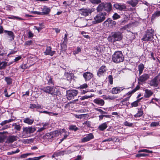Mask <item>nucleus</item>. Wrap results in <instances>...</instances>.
<instances>
[{
	"instance_id": "40",
	"label": "nucleus",
	"mask_w": 160,
	"mask_h": 160,
	"mask_svg": "<svg viewBox=\"0 0 160 160\" xmlns=\"http://www.w3.org/2000/svg\"><path fill=\"white\" fill-rule=\"evenodd\" d=\"M89 1L93 4H98L101 2V0H88Z\"/></svg>"
},
{
	"instance_id": "13",
	"label": "nucleus",
	"mask_w": 160,
	"mask_h": 160,
	"mask_svg": "<svg viewBox=\"0 0 160 160\" xmlns=\"http://www.w3.org/2000/svg\"><path fill=\"white\" fill-rule=\"evenodd\" d=\"M107 70V68L106 66L102 65L99 69L97 72V75L99 77L103 76Z\"/></svg>"
},
{
	"instance_id": "35",
	"label": "nucleus",
	"mask_w": 160,
	"mask_h": 160,
	"mask_svg": "<svg viewBox=\"0 0 160 160\" xmlns=\"http://www.w3.org/2000/svg\"><path fill=\"white\" fill-rule=\"evenodd\" d=\"M4 133L0 132V142L2 143L4 142L5 139L6 138V135H4L3 133Z\"/></svg>"
},
{
	"instance_id": "6",
	"label": "nucleus",
	"mask_w": 160,
	"mask_h": 160,
	"mask_svg": "<svg viewBox=\"0 0 160 160\" xmlns=\"http://www.w3.org/2000/svg\"><path fill=\"white\" fill-rule=\"evenodd\" d=\"M78 11L82 16L86 17L91 15V13L94 11V9L89 8H82L79 9Z\"/></svg>"
},
{
	"instance_id": "16",
	"label": "nucleus",
	"mask_w": 160,
	"mask_h": 160,
	"mask_svg": "<svg viewBox=\"0 0 160 160\" xmlns=\"http://www.w3.org/2000/svg\"><path fill=\"white\" fill-rule=\"evenodd\" d=\"M52 48L50 46L47 47L45 51L44 52L45 55H49L51 56H52L55 53V51H52L51 50Z\"/></svg>"
},
{
	"instance_id": "43",
	"label": "nucleus",
	"mask_w": 160,
	"mask_h": 160,
	"mask_svg": "<svg viewBox=\"0 0 160 160\" xmlns=\"http://www.w3.org/2000/svg\"><path fill=\"white\" fill-rule=\"evenodd\" d=\"M93 96V95H92V94H91L89 95H85L83 96H82L80 99L82 100H83L85 99L92 98Z\"/></svg>"
},
{
	"instance_id": "32",
	"label": "nucleus",
	"mask_w": 160,
	"mask_h": 160,
	"mask_svg": "<svg viewBox=\"0 0 160 160\" xmlns=\"http://www.w3.org/2000/svg\"><path fill=\"white\" fill-rule=\"evenodd\" d=\"M143 113V112L142 108L138 109V113L134 115V117L136 118L140 117L142 116Z\"/></svg>"
},
{
	"instance_id": "51",
	"label": "nucleus",
	"mask_w": 160,
	"mask_h": 160,
	"mask_svg": "<svg viewBox=\"0 0 160 160\" xmlns=\"http://www.w3.org/2000/svg\"><path fill=\"white\" fill-rule=\"evenodd\" d=\"M160 16V11L156 12L152 15V17L155 18L156 17H158Z\"/></svg>"
},
{
	"instance_id": "39",
	"label": "nucleus",
	"mask_w": 160,
	"mask_h": 160,
	"mask_svg": "<svg viewBox=\"0 0 160 160\" xmlns=\"http://www.w3.org/2000/svg\"><path fill=\"white\" fill-rule=\"evenodd\" d=\"M44 155H42L38 157H36L32 158H29L26 159V160H39L42 158L44 157Z\"/></svg>"
},
{
	"instance_id": "42",
	"label": "nucleus",
	"mask_w": 160,
	"mask_h": 160,
	"mask_svg": "<svg viewBox=\"0 0 160 160\" xmlns=\"http://www.w3.org/2000/svg\"><path fill=\"white\" fill-rule=\"evenodd\" d=\"M69 129L71 130H73L76 131L78 129V128L76 127V125H71L69 126Z\"/></svg>"
},
{
	"instance_id": "18",
	"label": "nucleus",
	"mask_w": 160,
	"mask_h": 160,
	"mask_svg": "<svg viewBox=\"0 0 160 160\" xmlns=\"http://www.w3.org/2000/svg\"><path fill=\"white\" fill-rule=\"evenodd\" d=\"M58 133V131H54L48 133L46 134V138L48 139H52L54 137L56 136V134Z\"/></svg>"
},
{
	"instance_id": "22",
	"label": "nucleus",
	"mask_w": 160,
	"mask_h": 160,
	"mask_svg": "<svg viewBox=\"0 0 160 160\" xmlns=\"http://www.w3.org/2000/svg\"><path fill=\"white\" fill-rule=\"evenodd\" d=\"M139 0H130L127 1L126 3L130 5L132 7H135L138 4Z\"/></svg>"
},
{
	"instance_id": "36",
	"label": "nucleus",
	"mask_w": 160,
	"mask_h": 160,
	"mask_svg": "<svg viewBox=\"0 0 160 160\" xmlns=\"http://www.w3.org/2000/svg\"><path fill=\"white\" fill-rule=\"evenodd\" d=\"M5 80L7 82L8 85H10L12 83V79L10 77H6L5 78Z\"/></svg>"
},
{
	"instance_id": "60",
	"label": "nucleus",
	"mask_w": 160,
	"mask_h": 160,
	"mask_svg": "<svg viewBox=\"0 0 160 160\" xmlns=\"http://www.w3.org/2000/svg\"><path fill=\"white\" fill-rule=\"evenodd\" d=\"M4 93H5V96L6 97H10L11 95L13 93H12L10 95H8L7 92V89L6 88H5L4 89Z\"/></svg>"
},
{
	"instance_id": "7",
	"label": "nucleus",
	"mask_w": 160,
	"mask_h": 160,
	"mask_svg": "<svg viewBox=\"0 0 160 160\" xmlns=\"http://www.w3.org/2000/svg\"><path fill=\"white\" fill-rule=\"evenodd\" d=\"M36 130L34 128L32 127H28L24 128L23 130V137L28 136L29 135L34 132Z\"/></svg>"
},
{
	"instance_id": "49",
	"label": "nucleus",
	"mask_w": 160,
	"mask_h": 160,
	"mask_svg": "<svg viewBox=\"0 0 160 160\" xmlns=\"http://www.w3.org/2000/svg\"><path fill=\"white\" fill-rule=\"evenodd\" d=\"M148 156V154L145 153H138L136 155V157L140 158L141 157H145Z\"/></svg>"
},
{
	"instance_id": "31",
	"label": "nucleus",
	"mask_w": 160,
	"mask_h": 160,
	"mask_svg": "<svg viewBox=\"0 0 160 160\" xmlns=\"http://www.w3.org/2000/svg\"><path fill=\"white\" fill-rule=\"evenodd\" d=\"M152 94L153 92L151 90L146 89L144 96L146 98H148L152 96Z\"/></svg>"
},
{
	"instance_id": "30",
	"label": "nucleus",
	"mask_w": 160,
	"mask_h": 160,
	"mask_svg": "<svg viewBox=\"0 0 160 160\" xmlns=\"http://www.w3.org/2000/svg\"><path fill=\"white\" fill-rule=\"evenodd\" d=\"M8 63L6 62H0V69H4L7 66L9 65Z\"/></svg>"
},
{
	"instance_id": "25",
	"label": "nucleus",
	"mask_w": 160,
	"mask_h": 160,
	"mask_svg": "<svg viewBox=\"0 0 160 160\" xmlns=\"http://www.w3.org/2000/svg\"><path fill=\"white\" fill-rule=\"evenodd\" d=\"M23 122L28 125H32L34 121V119H31L29 118H26L23 119Z\"/></svg>"
},
{
	"instance_id": "4",
	"label": "nucleus",
	"mask_w": 160,
	"mask_h": 160,
	"mask_svg": "<svg viewBox=\"0 0 160 160\" xmlns=\"http://www.w3.org/2000/svg\"><path fill=\"white\" fill-rule=\"evenodd\" d=\"M107 13L105 12H99L94 18V21H92L93 24H95L101 23L105 19Z\"/></svg>"
},
{
	"instance_id": "48",
	"label": "nucleus",
	"mask_w": 160,
	"mask_h": 160,
	"mask_svg": "<svg viewBox=\"0 0 160 160\" xmlns=\"http://www.w3.org/2000/svg\"><path fill=\"white\" fill-rule=\"evenodd\" d=\"M120 18V16L117 13H115L112 16V18L113 20H116Z\"/></svg>"
},
{
	"instance_id": "12",
	"label": "nucleus",
	"mask_w": 160,
	"mask_h": 160,
	"mask_svg": "<svg viewBox=\"0 0 160 160\" xmlns=\"http://www.w3.org/2000/svg\"><path fill=\"white\" fill-rule=\"evenodd\" d=\"M113 7L116 9L121 11H126L127 8L125 5L124 3H116L113 5Z\"/></svg>"
},
{
	"instance_id": "58",
	"label": "nucleus",
	"mask_w": 160,
	"mask_h": 160,
	"mask_svg": "<svg viewBox=\"0 0 160 160\" xmlns=\"http://www.w3.org/2000/svg\"><path fill=\"white\" fill-rule=\"evenodd\" d=\"M130 97H127L126 98L123 99L122 101H121L120 103L122 104H125V102L128 100L129 99Z\"/></svg>"
},
{
	"instance_id": "1",
	"label": "nucleus",
	"mask_w": 160,
	"mask_h": 160,
	"mask_svg": "<svg viewBox=\"0 0 160 160\" xmlns=\"http://www.w3.org/2000/svg\"><path fill=\"white\" fill-rule=\"evenodd\" d=\"M122 35L120 32H112L108 38V41L111 42H114L117 41H120L122 39Z\"/></svg>"
},
{
	"instance_id": "62",
	"label": "nucleus",
	"mask_w": 160,
	"mask_h": 160,
	"mask_svg": "<svg viewBox=\"0 0 160 160\" xmlns=\"http://www.w3.org/2000/svg\"><path fill=\"white\" fill-rule=\"evenodd\" d=\"M32 41L31 40L26 41L25 43V45L29 46L32 44Z\"/></svg>"
},
{
	"instance_id": "61",
	"label": "nucleus",
	"mask_w": 160,
	"mask_h": 160,
	"mask_svg": "<svg viewBox=\"0 0 160 160\" xmlns=\"http://www.w3.org/2000/svg\"><path fill=\"white\" fill-rule=\"evenodd\" d=\"M40 113H46L48 114L49 115H52V114H53L54 113L53 112H48L46 111H40L39 112Z\"/></svg>"
},
{
	"instance_id": "29",
	"label": "nucleus",
	"mask_w": 160,
	"mask_h": 160,
	"mask_svg": "<svg viewBox=\"0 0 160 160\" xmlns=\"http://www.w3.org/2000/svg\"><path fill=\"white\" fill-rule=\"evenodd\" d=\"M99 4V5L96 8V10L98 12H100L103 9L104 10V3L102 2Z\"/></svg>"
},
{
	"instance_id": "21",
	"label": "nucleus",
	"mask_w": 160,
	"mask_h": 160,
	"mask_svg": "<svg viewBox=\"0 0 160 160\" xmlns=\"http://www.w3.org/2000/svg\"><path fill=\"white\" fill-rule=\"evenodd\" d=\"M124 88L123 87H117L113 88L112 90V93L113 94H116L122 91Z\"/></svg>"
},
{
	"instance_id": "37",
	"label": "nucleus",
	"mask_w": 160,
	"mask_h": 160,
	"mask_svg": "<svg viewBox=\"0 0 160 160\" xmlns=\"http://www.w3.org/2000/svg\"><path fill=\"white\" fill-rule=\"evenodd\" d=\"M7 55L6 51L4 49L0 47V56L2 57H4Z\"/></svg>"
},
{
	"instance_id": "11",
	"label": "nucleus",
	"mask_w": 160,
	"mask_h": 160,
	"mask_svg": "<svg viewBox=\"0 0 160 160\" xmlns=\"http://www.w3.org/2000/svg\"><path fill=\"white\" fill-rule=\"evenodd\" d=\"M45 82L48 85L50 86H54L55 81L52 76L48 75L45 78Z\"/></svg>"
},
{
	"instance_id": "10",
	"label": "nucleus",
	"mask_w": 160,
	"mask_h": 160,
	"mask_svg": "<svg viewBox=\"0 0 160 160\" xmlns=\"http://www.w3.org/2000/svg\"><path fill=\"white\" fill-rule=\"evenodd\" d=\"M159 75L156 76L154 78L149 81V85L152 86L154 87H157L159 85Z\"/></svg>"
},
{
	"instance_id": "19",
	"label": "nucleus",
	"mask_w": 160,
	"mask_h": 160,
	"mask_svg": "<svg viewBox=\"0 0 160 160\" xmlns=\"http://www.w3.org/2000/svg\"><path fill=\"white\" fill-rule=\"evenodd\" d=\"M112 5L110 2L104 3V10L108 12H110L112 9Z\"/></svg>"
},
{
	"instance_id": "3",
	"label": "nucleus",
	"mask_w": 160,
	"mask_h": 160,
	"mask_svg": "<svg viewBox=\"0 0 160 160\" xmlns=\"http://www.w3.org/2000/svg\"><path fill=\"white\" fill-rule=\"evenodd\" d=\"M124 58L122 52L117 51H116L112 55V60L114 62L117 63L122 62Z\"/></svg>"
},
{
	"instance_id": "41",
	"label": "nucleus",
	"mask_w": 160,
	"mask_h": 160,
	"mask_svg": "<svg viewBox=\"0 0 160 160\" xmlns=\"http://www.w3.org/2000/svg\"><path fill=\"white\" fill-rule=\"evenodd\" d=\"M8 18L12 19H16L17 20H24V19L21 18L19 17L14 16H12L11 17H8Z\"/></svg>"
},
{
	"instance_id": "56",
	"label": "nucleus",
	"mask_w": 160,
	"mask_h": 160,
	"mask_svg": "<svg viewBox=\"0 0 160 160\" xmlns=\"http://www.w3.org/2000/svg\"><path fill=\"white\" fill-rule=\"evenodd\" d=\"M159 124V122H152L150 125L152 127H155L158 125Z\"/></svg>"
},
{
	"instance_id": "50",
	"label": "nucleus",
	"mask_w": 160,
	"mask_h": 160,
	"mask_svg": "<svg viewBox=\"0 0 160 160\" xmlns=\"http://www.w3.org/2000/svg\"><path fill=\"white\" fill-rule=\"evenodd\" d=\"M20 152V150L18 148H17L15 151H12L11 152H8L7 153V155H9L13 154L19 152Z\"/></svg>"
},
{
	"instance_id": "64",
	"label": "nucleus",
	"mask_w": 160,
	"mask_h": 160,
	"mask_svg": "<svg viewBox=\"0 0 160 160\" xmlns=\"http://www.w3.org/2000/svg\"><path fill=\"white\" fill-rule=\"evenodd\" d=\"M83 124H86L88 127H90L91 122L89 121H87L83 123Z\"/></svg>"
},
{
	"instance_id": "17",
	"label": "nucleus",
	"mask_w": 160,
	"mask_h": 160,
	"mask_svg": "<svg viewBox=\"0 0 160 160\" xmlns=\"http://www.w3.org/2000/svg\"><path fill=\"white\" fill-rule=\"evenodd\" d=\"M94 138V136L92 133L88 134L86 137L82 138L81 141L82 142H88Z\"/></svg>"
},
{
	"instance_id": "8",
	"label": "nucleus",
	"mask_w": 160,
	"mask_h": 160,
	"mask_svg": "<svg viewBox=\"0 0 160 160\" xmlns=\"http://www.w3.org/2000/svg\"><path fill=\"white\" fill-rule=\"evenodd\" d=\"M149 77L150 75L147 73H144L141 76L140 75L138 78V83L142 85L145 83L146 81L149 78Z\"/></svg>"
},
{
	"instance_id": "55",
	"label": "nucleus",
	"mask_w": 160,
	"mask_h": 160,
	"mask_svg": "<svg viewBox=\"0 0 160 160\" xmlns=\"http://www.w3.org/2000/svg\"><path fill=\"white\" fill-rule=\"evenodd\" d=\"M139 152H146L151 153L152 152V151H150L146 149H143L139 151Z\"/></svg>"
},
{
	"instance_id": "45",
	"label": "nucleus",
	"mask_w": 160,
	"mask_h": 160,
	"mask_svg": "<svg viewBox=\"0 0 160 160\" xmlns=\"http://www.w3.org/2000/svg\"><path fill=\"white\" fill-rule=\"evenodd\" d=\"M109 22L110 23V27L114 26L116 24V22L115 21L112 20L111 18H109Z\"/></svg>"
},
{
	"instance_id": "34",
	"label": "nucleus",
	"mask_w": 160,
	"mask_h": 160,
	"mask_svg": "<svg viewBox=\"0 0 160 160\" xmlns=\"http://www.w3.org/2000/svg\"><path fill=\"white\" fill-rule=\"evenodd\" d=\"M73 75L72 73H67L65 74L64 77L67 80L69 81L72 78Z\"/></svg>"
},
{
	"instance_id": "23",
	"label": "nucleus",
	"mask_w": 160,
	"mask_h": 160,
	"mask_svg": "<svg viewBox=\"0 0 160 160\" xmlns=\"http://www.w3.org/2000/svg\"><path fill=\"white\" fill-rule=\"evenodd\" d=\"M94 103L99 105L100 106H103L104 104V101L101 99L96 98L93 100Z\"/></svg>"
},
{
	"instance_id": "15",
	"label": "nucleus",
	"mask_w": 160,
	"mask_h": 160,
	"mask_svg": "<svg viewBox=\"0 0 160 160\" xmlns=\"http://www.w3.org/2000/svg\"><path fill=\"white\" fill-rule=\"evenodd\" d=\"M83 76L86 82L89 81L93 76V74L91 72H84L83 74Z\"/></svg>"
},
{
	"instance_id": "2",
	"label": "nucleus",
	"mask_w": 160,
	"mask_h": 160,
	"mask_svg": "<svg viewBox=\"0 0 160 160\" xmlns=\"http://www.w3.org/2000/svg\"><path fill=\"white\" fill-rule=\"evenodd\" d=\"M44 92L51 94L52 96H58L60 94V91L53 86H47L42 89Z\"/></svg>"
},
{
	"instance_id": "63",
	"label": "nucleus",
	"mask_w": 160,
	"mask_h": 160,
	"mask_svg": "<svg viewBox=\"0 0 160 160\" xmlns=\"http://www.w3.org/2000/svg\"><path fill=\"white\" fill-rule=\"evenodd\" d=\"M68 34H65L64 36V37L63 38L64 41H63V43H67L68 41Z\"/></svg>"
},
{
	"instance_id": "20",
	"label": "nucleus",
	"mask_w": 160,
	"mask_h": 160,
	"mask_svg": "<svg viewBox=\"0 0 160 160\" xmlns=\"http://www.w3.org/2000/svg\"><path fill=\"white\" fill-rule=\"evenodd\" d=\"M18 138V137L16 136H9L7 139L6 142L8 143H12L17 140Z\"/></svg>"
},
{
	"instance_id": "33",
	"label": "nucleus",
	"mask_w": 160,
	"mask_h": 160,
	"mask_svg": "<svg viewBox=\"0 0 160 160\" xmlns=\"http://www.w3.org/2000/svg\"><path fill=\"white\" fill-rule=\"evenodd\" d=\"M29 108L31 109L36 108L37 109H39L41 108V106L38 104H30Z\"/></svg>"
},
{
	"instance_id": "52",
	"label": "nucleus",
	"mask_w": 160,
	"mask_h": 160,
	"mask_svg": "<svg viewBox=\"0 0 160 160\" xmlns=\"http://www.w3.org/2000/svg\"><path fill=\"white\" fill-rule=\"evenodd\" d=\"M124 125L126 126H128L129 127H132V126L133 125V123H130L129 122H128L127 121H125L124 122Z\"/></svg>"
},
{
	"instance_id": "14",
	"label": "nucleus",
	"mask_w": 160,
	"mask_h": 160,
	"mask_svg": "<svg viewBox=\"0 0 160 160\" xmlns=\"http://www.w3.org/2000/svg\"><path fill=\"white\" fill-rule=\"evenodd\" d=\"M4 32L5 36H7L9 38L10 41L13 40L15 38V35L14 33L11 31L4 30Z\"/></svg>"
},
{
	"instance_id": "53",
	"label": "nucleus",
	"mask_w": 160,
	"mask_h": 160,
	"mask_svg": "<svg viewBox=\"0 0 160 160\" xmlns=\"http://www.w3.org/2000/svg\"><path fill=\"white\" fill-rule=\"evenodd\" d=\"M88 85L86 83H84L81 85L78 88L80 89L86 88L88 87Z\"/></svg>"
},
{
	"instance_id": "5",
	"label": "nucleus",
	"mask_w": 160,
	"mask_h": 160,
	"mask_svg": "<svg viewBox=\"0 0 160 160\" xmlns=\"http://www.w3.org/2000/svg\"><path fill=\"white\" fill-rule=\"evenodd\" d=\"M154 31L151 29L150 30H147L146 34L143 36L142 40L143 41L153 42V34Z\"/></svg>"
},
{
	"instance_id": "9",
	"label": "nucleus",
	"mask_w": 160,
	"mask_h": 160,
	"mask_svg": "<svg viewBox=\"0 0 160 160\" xmlns=\"http://www.w3.org/2000/svg\"><path fill=\"white\" fill-rule=\"evenodd\" d=\"M78 94V91L75 90H71L67 91V96L68 100L73 99Z\"/></svg>"
},
{
	"instance_id": "28",
	"label": "nucleus",
	"mask_w": 160,
	"mask_h": 160,
	"mask_svg": "<svg viewBox=\"0 0 160 160\" xmlns=\"http://www.w3.org/2000/svg\"><path fill=\"white\" fill-rule=\"evenodd\" d=\"M108 127L107 122H104L100 125L98 127V128L101 131H103L105 130Z\"/></svg>"
},
{
	"instance_id": "27",
	"label": "nucleus",
	"mask_w": 160,
	"mask_h": 160,
	"mask_svg": "<svg viewBox=\"0 0 160 160\" xmlns=\"http://www.w3.org/2000/svg\"><path fill=\"white\" fill-rule=\"evenodd\" d=\"M68 153V152L67 151H58L54 152V155H56V157H58L63 155L65 154H67Z\"/></svg>"
},
{
	"instance_id": "46",
	"label": "nucleus",
	"mask_w": 160,
	"mask_h": 160,
	"mask_svg": "<svg viewBox=\"0 0 160 160\" xmlns=\"http://www.w3.org/2000/svg\"><path fill=\"white\" fill-rule=\"evenodd\" d=\"M34 139L31 138L30 139H27L23 140V142L24 143H29L31 142H33Z\"/></svg>"
},
{
	"instance_id": "54",
	"label": "nucleus",
	"mask_w": 160,
	"mask_h": 160,
	"mask_svg": "<svg viewBox=\"0 0 160 160\" xmlns=\"http://www.w3.org/2000/svg\"><path fill=\"white\" fill-rule=\"evenodd\" d=\"M103 24L104 26L110 27V23L109 22V18L103 22Z\"/></svg>"
},
{
	"instance_id": "24",
	"label": "nucleus",
	"mask_w": 160,
	"mask_h": 160,
	"mask_svg": "<svg viewBox=\"0 0 160 160\" xmlns=\"http://www.w3.org/2000/svg\"><path fill=\"white\" fill-rule=\"evenodd\" d=\"M51 9L49 8H48L46 6H44L42 9V15H47L49 13Z\"/></svg>"
},
{
	"instance_id": "59",
	"label": "nucleus",
	"mask_w": 160,
	"mask_h": 160,
	"mask_svg": "<svg viewBox=\"0 0 160 160\" xmlns=\"http://www.w3.org/2000/svg\"><path fill=\"white\" fill-rule=\"evenodd\" d=\"M13 126H14V129L17 130L18 131H20L21 128V127L20 125L17 124L13 125Z\"/></svg>"
},
{
	"instance_id": "44",
	"label": "nucleus",
	"mask_w": 160,
	"mask_h": 160,
	"mask_svg": "<svg viewBox=\"0 0 160 160\" xmlns=\"http://www.w3.org/2000/svg\"><path fill=\"white\" fill-rule=\"evenodd\" d=\"M67 43H63L61 44V49L62 51H64L67 49L66 44Z\"/></svg>"
},
{
	"instance_id": "38",
	"label": "nucleus",
	"mask_w": 160,
	"mask_h": 160,
	"mask_svg": "<svg viewBox=\"0 0 160 160\" xmlns=\"http://www.w3.org/2000/svg\"><path fill=\"white\" fill-rule=\"evenodd\" d=\"M142 99V98H141L140 99H138L137 100L131 103V106L132 107H136L138 105V103L140 101V100Z\"/></svg>"
},
{
	"instance_id": "57",
	"label": "nucleus",
	"mask_w": 160,
	"mask_h": 160,
	"mask_svg": "<svg viewBox=\"0 0 160 160\" xmlns=\"http://www.w3.org/2000/svg\"><path fill=\"white\" fill-rule=\"evenodd\" d=\"M81 51V49L79 47H77L76 50L73 51V54H76L78 53L79 52Z\"/></svg>"
},
{
	"instance_id": "47",
	"label": "nucleus",
	"mask_w": 160,
	"mask_h": 160,
	"mask_svg": "<svg viewBox=\"0 0 160 160\" xmlns=\"http://www.w3.org/2000/svg\"><path fill=\"white\" fill-rule=\"evenodd\" d=\"M108 80L110 84H113V78L112 76L111 75H109L108 77Z\"/></svg>"
},
{
	"instance_id": "26",
	"label": "nucleus",
	"mask_w": 160,
	"mask_h": 160,
	"mask_svg": "<svg viewBox=\"0 0 160 160\" xmlns=\"http://www.w3.org/2000/svg\"><path fill=\"white\" fill-rule=\"evenodd\" d=\"M138 69L139 71V75H140L142 73L143 71L145 68L144 65L142 63H140L138 66Z\"/></svg>"
}]
</instances>
